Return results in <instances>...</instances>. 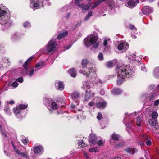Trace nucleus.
Wrapping results in <instances>:
<instances>
[{
    "label": "nucleus",
    "mask_w": 159,
    "mask_h": 159,
    "mask_svg": "<svg viewBox=\"0 0 159 159\" xmlns=\"http://www.w3.org/2000/svg\"><path fill=\"white\" fill-rule=\"evenodd\" d=\"M109 2H108L109 5L110 7H112L114 4V1L113 0H109Z\"/></svg>",
    "instance_id": "nucleus-45"
},
{
    "label": "nucleus",
    "mask_w": 159,
    "mask_h": 159,
    "mask_svg": "<svg viewBox=\"0 0 159 159\" xmlns=\"http://www.w3.org/2000/svg\"><path fill=\"white\" fill-rule=\"evenodd\" d=\"M94 93L92 92L89 91V92H86V94L85 96V100L87 101L92 97L93 96Z\"/></svg>",
    "instance_id": "nucleus-20"
},
{
    "label": "nucleus",
    "mask_w": 159,
    "mask_h": 159,
    "mask_svg": "<svg viewBox=\"0 0 159 159\" xmlns=\"http://www.w3.org/2000/svg\"><path fill=\"white\" fill-rule=\"evenodd\" d=\"M83 70H80L79 72L80 73H83V75L86 77L89 76L91 73H93L95 71L93 67V64L89 61L87 59H83L81 62Z\"/></svg>",
    "instance_id": "nucleus-3"
},
{
    "label": "nucleus",
    "mask_w": 159,
    "mask_h": 159,
    "mask_svg": "<svg viewBox=\"0 0 159 159\" xmlns=\"http://www.w3.org/2000/svg\"><path fill=\"white\" fill-rule=\"evenodd\" d=\"M52 101V99L49 98H45L44 100V103L49 110H51L50 105Z\"/></svg>",
    "instance_id": "nucleus-14"
},
{
    "label": "nucleus",
    "mask_w": 159,
    "mask_h": 159,
    "mask_svg": "<svg viewBox=\"0 0 159 159\" xmlns=\"http://www.w3.org/2000/svg\"><path fill=\"white\" fill-rule=\"evenodd\" d=\"M129 48L128 44L125 42H122L119 43L117 46V50L116 52L117 53L124 52Z\"/></svg>",
    "instance_id": "nucleus-5"
},
{
    "label": "nucleus",
    "mask_w": 159,
    "mask_h": 159,
    "mask_svg": "<svg viewBox=\"0 0 159 159\" xmlns=\"http://www.w3.org/2000/svg\"><path fill=\"white\" fill-rule=\"evenodd\" d=\"M155 131H153L155 133H156L157 134H159V127L158 126L157 127V130L156 128H155Z\"/></svg>",
    "instance_id": "nucleus-58"
},
{
    "label": "nucleus",
    "mask_w": 159,
    "mask_h": 159,
    "mask_svg": "<svg viewBox=\"0 0 159 159\" xmlns=\"http://www.w3.org/2000/svg\"><path fill=\"white\" fill-rule=\"evenodd\" d=\"M99 151V148L97 147L91 148L89 149V152H98Z\"/></svg>",
    "instance_id": "nucleus-34"
},
{
    "label": "nucleus",
    "mask_w": 159,
    "mask_h": 159,
    "mask_svg": "<svg viewBox=\"0 0 159 159\" xmlns=\"http://www.w3.org/2000/svg\"><path fill=\"white\" fill-rule=\"evenodd\" d=\"M77 6L80 8H82V11L83 12H85L86 11H88L90 7V3H88L87 5H85L84 4H77Z\"/></svg>",
    "instance_id": "nucleus-10"
},
{
    "label": "nucleus",
    "mask_w": 159,
    "mask_h": 159,
    "mask_svg": "<svg viewBox=\"0 0 159 159\" xmlns=\"http://www.w3.org/2000/svg\"><path fill=\"white\" fill-rule=\"evenodd\" d=\"M23 26L25 28L30 27V23L28 22H25L23 24Z\"/></svg>",
    "instance_id": "nucleus-42"
},
{
    "label": "nucleus",
    "mask_w": 159,
    "mask_h": 159,
    "mask_svg": "<svg viewBox=\"0 0 159 159\" xmlns=\"http://www.w3.org/2000/svg\"><path fill=\"white\" fill-rule=\"evenodd\" d=\"M128 58L129 59L132 60H135L136 59L135 55L134 54H133L132 55H130L129 56Z\"/></svg>",
    "instance_id": "nucleus-44"
},
{
    "label": "nucleus",
    "mask_w": 159,
    "mask_h": 159,
    "mask_svg": "<svg viewBox=\"0 0 159 159\" xmlns=\"http://www.w3.org/2000/svg\"><path fill=\"white\" fill-rule=\"evenodd\" d=\"M78 144L79 146H81L82 147H84L85 145V143L82 140L79 141Z\"/></svg>",
    "instance_id": "nucleus-41"
},
{
    "label": "nucleus",
    "mask_w": 159,
    "mask_h": 159,
    "mask_svg": "<svg viewBox=\"0 0 159 159\" xmlns=\"http://www.w3.org/2000/svg\"><path fill=\"white\" fill-rule=\"evenodd\" d=\"M34 70H35V69H32L30 71V73L28 75L30 77H31L32 75H33L34 72Z\"/></svg>",
    "instance_id": "nucleus-50"
},
{
    "label": "nucleus",
    "mask_w": 159,
    "mask_h": 159,
    "mask_svg": "<svg viewBox=\"0 0 159 159\" xmlns=\"http://www.w3.org/2000/svg\"><path fill=\"white\" fill-rule=\"evenodd\" d=\"M16 80L20 83L23 82V80L22 77H20L17 78L16 79Z\"/></svg>",
    "instance_id": "nucleus-54"
},
{
    "label": "nucleus",
    "mask_w": 159,
    "mask_h": 159,
    "mask_svg": "<svg viewBox=\"0 0 159 159\" xmlns=\"http://www.w3.org/2000/svg\"><path fill=\"white\" fill-rule=\"evenodd\" d=\"M58 107V106L57 103L54 102L52 101L50 105L51 110V109H57Z\"/></svg>",
    "instance_id": "nucleus-30"
},
{
    "label": "nucleus",
    "mask_w": 159,
    "mask_h": 159,
    "mask_svg": "<svg viewBox=\"0 0 159 159\" xmlns=\"http://www.w3.org/2000/svg\"><path fill=\"white\" fill-rule=\"evenodd\" d=\"M79 97V94L78 93L75 92L74 93L72 96V98L73 100H75L78 98Z\"/></svg>",
    "instance_id": "nucleus-35"
},
{
    "label": "nucleus",
    "mask_w": 159,
    "mask_h": 159,
    "mask_svg": "<svg viewBox=\"0 0 159 159\" xmlns=\"http://www.w3.org/2000/svg\"><path fill=\"white\" fill-rule=\"evenodd\" d=\"M13 147L16 153L20 157H25L26 159H29L28 152L25 150V148H24L25 150V151H24L21 149L20 150L19 149H17L14 145L13 146Z\"/></svg>",
    "instance_id": "nucleus-6"
},
{
    "label": "nucleus",
    "mask_w": 159,
    "mask_h": 159,
    "mask_svg": "<svg viewBox=\"0 0 159 159\" xmlns=\"http://www.w3.org/2000/svg\"><path fill=\"white\" fill-rule=\"evenodd\" d=\"M140 137L141 139L143 140H146L148 139V137L143 134H141L140 135Z\"/></svg>",
    "instance_id": "nucleus-43"
},
{
    "label": "nucleus",
    "mask_w": 159,
    "mask_h": 159,
    "mask_svg": "<svg viewBox=\"0 0 159 159\" xmlns=\"http://www.w3.org/2000/svg\"><path fill=\"white\" fill-rule=\"evenodd\" d=\"M98 37L95 35L90 34L86 37L84 40V43L87 47L91 45L94 48H98L99 45L98 41Z\"/></svg>",
    "instance_id": "nucleus-4"
},
{
    "label": "nucleus",
    "mask_w": 159,
    "mask_h": 159,
    "mask_svg": "<svg viewBox=\"0 0 159 159\" xmlns=\"http://www.w3.org/2000/svg\"><path fill=\"white\" fill-rule=\"evenodd\" d=\"M98 100L100 101L98 103H96V106L97 107L100 109L104 108L107 105V103L105 102H102V99L100 98H98Z\"/></svg>",
    "instance_id": "nucleus-12"
},
{
    "label": "nucleus",
    "mask_w": 159,
    "mask_h": 159,
    "mask_svg": "<svg viewBox=\"0 0 159 159\" xmlns=\"http://www.w3.org/2000/svg\"><path fill=\"white\" fill-rule=\"evenodd\" d=\"M115 65L113 61H110L106 63V66L108 67H111Z\"/></svg>",
    "instance_id": "nucleus-32"
},
{
    "label": "nucleus",
    "mask_w": 159,
    "mask_h": 159,
    "mask_svg": "<svg viewBox=\"0 0 159 159\" xmlns=\"http://www.w3.org/2000/svg\"><path fill=\"white\" fill-rule=\"evenodd\" d=\"M92 87V84L90 81H85L83 82L82 87L84 89H89Z\"/></svg>",
    "instance_id": "nucleus-15"
},
{
    "label": "nucleus",
    "mask_w": 159,
    "mask_h": 159,
    "mask_svg": "<svg viewBox=\"0 0 159 159\" xmlns=\"http://www.w3.org/2000/svg\"><path fill=\"white\" fill-rule=\"evenodd\" d=\"M116 68L117 74V84L119 85L122 83L124 79L131 76L134 73L133 69L127 65H118Z\"/></svg>",
    "instance_id": "nucleus-1"
},
{
    "label": "nucleus",
    "mask_w": 159,
    "mask_h": 159,
    "mask_svg": "<svg viewBox=\"0 0 159 159\" xmlns=\"http://www.w3.org/2000/svg\"><path fill=\"white\" fill-rule=\"evenodd\" d=\"M102 118V114L100 113H98V115L97 116V118L98 120H100Z\"/></svg>",
    "instance_id": "nucleus-53"
},
{
    "label": "nucleus",
    "mask_w": 159,
    "mask_h": 159,
    "mask_svg": "<svg viewBox=\"0 0 159 159\" xmlns=\"http://www.w3.org/2000/svg\"><path fill=\"white\" fill-rule=\"evenodd\" d=\"M110 142L112 141H117L119 139V136L117 134L113 133L110 137Z\"/></svg>",
    "instance_id": "nucleus-19"
},
{
    "label": "nucleus",
    "mask_w": 159,
    "mask_h": 159,
    "mask_svg": "<svg viewBox=\"0 0 159 159\" xmlns=\"http://www.w3.org/2000/svg\"><path fill=\"white\" fill-rule=\"evenodd\" d=\"M10 109L9 108L7 107L4 109V110L6 112V113H7L9 112Z\"/></svg>",
    "instance_id": "nucleus-59"
},
{
    "label": "nucleus",
    "mask_w": 159,
    "mask_h": 159,
    "mask_svg": "<svg viewBox=\"0 0 159 159\" xmlns=\"http://www.w3.org/2000/svg\"><path fill=\"white\" fill-rule=\"evenodd\" d=\"M18 85V84L17 81H15L13 82L11 86L14 88L16 87Z\"/></svg>",
    "instance_id": "nucleus-49"
},
{
    "label": "nucleus",
    "mask_w": 159,
    "mask_h": 159,
    "mask_svg": "<svg viewBox=\"0 0 159 159\" xmlns=\"http://www.w3.org/2000/svg\"><path fill=\"white\" fill-rule=\"evenodd\" d=\"M129 28L131 30H136V28L133 25H130L129 26Z\"/></svg>",
    "instance_id": "nucleus-55"
},
{
    "label": "nucleus",
    "mask_w": 159,
    "mask_h": 159,
    "mask_svg": "<svg viewBox=\"0 0 159 159\" xmlns=\"http://www.w3.org/2000/svg\"><path fill=\"white\" fill-rule=\"evenodd\" d=\"M21 109L18 107L14 108H13L14 112L16 115L18 114L21 112Z\"/></svg>",
    "instance_id": "nucleus-36"
},
{
    "label": "nucleus",
    "mask_w": 159,
    "mask_h": 159,
    "mask_svg": "<svg viewBox=\"0 0 159 159\" xmlns=\"http://www.w3.org/2000/svg\"><path fill=\"white\" fill-rule=\"evenodd\" d=\"M43 64L44 63L43 61H40L37 63L35 68V71H37L42 69L43 67Z\"/></svg>",
    "instance_id": "nucleus-21"
},
{
    "label": "nucleus",
    "mask_w": 159,
    "mask_h": 159,
    "mask_svg": "<svg viewBox=\"0 0 159 159\" xmlns=\"http://www.w3.org/2000/svg\"><path fill=\"white\" fill-rule=\"evenodd\" d=\"M1 129L2 128L1 127V126L0 125V130L1 131V133L3 136L6 137L7 136V134L6 132L4 130H2Z\"/></svg>",
    "instance_id": "nucleus-46"
},
{
    "label": "nucleus",
    "mask_w": 159,
    "mask_h": 159,
    "mask_svg": "<svg viewBox=\"0 0 159 159\" xmlns=\"http://www.w3.org/2000/svg\"><path fill=\"white\" fill-rule=\"evenodd\" d=\"M141 70H142L143 71H146V69H145V66H142L141 67Z\"/></svg>",
    "instance_id": "nucleus-64"
},
{
    "label": "nucleus",
    "mask_w": 159,
    "mask_h": 159,
    "mask_svg": "<svg viewBox=\"0 0 159 159\" xmlns=\"http://www.w3.org/2000/svg\"><path fill=\"white\" fill-rule=\"evenodd\" d=\"M33 58H34L33 57V56L29 58H28V59L25 62V63L23 65V66L25 70H28L27 64L30 62L31 61V60H32L33 59Z\"/></svg>",
    "instance_id": "nucleus-29"
},
{
    "label": "nucleus",
    "mask_w": 159,
    "mask_h": 159,
    "mask_svg": "<svg viewBox=\"0 0 159 159\" xmlns=\"http://www.w3.org/2000/svg\"><path fill=\"white\" fill-rule=\"evenodd\" d=\"M18 107L19 108L21 109H26L27 107V105L23 104H20Z\"/></svg>",
    "instance_id": "nucleus-40"
},
{
    "label": "nucleus",
    "mask_w": 159,
    "mask_h": 159,
    "mask_svg": "<svg viewBox=\"0 0 159 159\" xmlns=\"http://www.w3.org/2000/svg\"><path fill=\"white\" fill-rule=\"evenodd\" d=\"M69 73L71 76L73 77H75L76 76V71L74 68L70 69L69 71Z\"/></svg>",
    "instance_id": "nucleus-26"
},
{
    "label": "nucleus",
    "mask_w": 159,
    "mask_h": 159,
    "mask_svg": "<svg viewBox=\"0 0 159 159\" xmlns=\"http://www.w3.org/2000/svg\"><path fill=\"white\" fill-rule=\"evenodd\" d=\"M105 82L100 78L97 77L95 79L94 84L97 85L99 87H101L105 84Z\"/></svg>",
    "instance_id": "nucleus-13"
},
{
    "label": "nucleus",
    "mask_w": 159,
    "mask_h": 159,
    "mask_svg": "<svg viewBox=\"0 0 159 159\" xmlns=\"http://www.w3.org/2000/svg\"><path fill=\"white\" fill-rule=\"evenodd\" d=\"M57 86V89L60 90H63L64 88L63 84L61 82H58Z\"/></svg>",
    "instance_id": "nucleus-31"
},
{
    "label": "nucleus",
    "mask_w": 159,
    "mask_h": 159,
    "mask_svg": "<svg viewBox=\"0 0 159 159\" xmlns=\"http://www.w3.org/2000/svg\"><path fill=\"white\" fill-rule=\"evenodd\" d=\"M136 5V3L135 2L130 0L128 2L126 6L129 8H132L134 7Z\"/></svg>",
    "instance_id": "nucleus-18"
},
{
    "label": "nucleus",
    "mask_w": 159,
    "mask_h": 159,
    "mask_svg": "<svg viewBox=\"0 0 159 159\" xmlns=\"http://www.w3.org/2000/svg\"><path fill=\"white\" fill-rule=\"evenodd\" d=\"M148 122L151 126H154L155 128H156L157 130V129L158 125H157V123L156 120L150 119L149 120Z\"/></svg>",
    "instance_id": "nucleus-17"
},
{
    "label": "nucleus",
    "mask_w": 159,
    "mask_h": 159,
    "mask_svg": "<svg viewBox=\"0 0 159 159\" xmlns=\"http://www.w3.org/2000/svg\"><path fill=\"white\" fill-rule=\"evenodd\" d=\"M94 102H90L89 103V105L90 106V107H92L94 105Z\"/></svg>",
    "instance_id": "nucleus-62"
},
{
    "label": "nucleus",
    "mask_w": 159,
    "mask_h": 159,
    "mask_svg": "<svg viewBox=\"0 0 159 159\" xmlns=\"http://www.w3.org/2000/svg\"><path fill=\"white\" fill-rule=\"evenodd\" d=\"M18 34L17 33H15L12 36V39L13 40H14L15 39H16L17 37Z\"/></svg>",
    "instance_id": "nucleus-52"
},
{
    "label": "nucleus",
    "mask_w": 159,
    "mask_h": 159,
    "mask_svg": "<svg viewBox=\"0 0 159 159\" xmlns=\"http://www.w3.org/2000/svg\"><path fill=\"white\" fill-rule=\"evenodd\" d=\"M122 92V90L119 89H114L112 90V93L114 95L120 94Z\"/></svg>",
    "instance_id": "nucleus-27"
},
{
    "label": "nucleus",
    "mask_w": 159,
    "mask_h": 159,
    "mask_svg": "<svg viewBox=\"0 0 159 159\" xmlns=\"http://www.w3.org/2000/svg\"><path fill=\"white\" fill-rule=\"evenodd\" d=\"M143 117L142 116H139L136 119V124L138 126H141L142 123L143 122Z\"/></svg>",
    "instance_id": "nucleus-22"
},
{
    "label": "nucleus",
    "mask_w": 159,
    "mask_h": 159,
    "mask_svg": "<svg viewBox=\"0 0 159 159\" xmlns=\"http://www.w3.org/2000/svg\"><path fill=\"white\" fill-rule=\"evenodd\" d=\"M159 104V99L155 100L154 102V104L155 106L158 105Z\"/></svg>",
    "instance_id": "nucleus-57"
},
{
    "label": "nucleus",
    "mask_w": 159,
    "mask_h": 159,
    "mask_svg": "<svg viewBox=\"0 0 159 159\" xmlns=\"http://www.w3.org/2000/svg\"><path fill=\"white\" fill-rule=\"evenodd\" d=\"M153 75L157 78H159V66L156 67L154 70Z\"/></svg>",
    "instance_id": "nucleus-25"
},
{
    "label": "nucleus",
    "mask_w": 159,
    "mask_h": 159,
    "mask_svg": "<svg viewBox=\"0 0 159 159\" xmlns=\"http://www.w3.org/2000/svg\"><path fill=\"white\" fill-rule=\"evenodd\" d=\"M57 46V42L55 39H52L49 41L47 46V50L48 52L52 51Z\"/></svg>",
    "instance_id": "nucleus-7"
},
{
    "label": "nucleus",
    "mask_w": 159,
    "mask_h": 159,
    "mask_svg": "<svg viewBox=\"0 0 159 159\" xmlns=\"http://www.w3.org/2000/svg\"><path fill=\"white\" fill-rule=\"evenodd\" d=\"M98 57L100 60H102L103 59V54L101 53H99L98 56Z\"/></svg>",
    "instance_id": "nucleus-47"
},
{
    "label": "nucleus",
    "mask_w": 159,
    "mask_h": 159,
    "mask_svg": "<svg viewBox=\"0 0 159 159\" xmlns=\"http://www.w3.org/2000/svg\"><path fill=\"white\" fill-rule=\"evenodd\" d=\"M7 10L6 7L0 5V18L3 20L2 22V27L3 30L9 28L12 24L9 18L6 17Z\"/></svg>",
    "instance_id": "nucleus-2"
},
{
    "label": "nucleus",
    "mask_w": 159,
    "mask_h": 159,
    "mask_svg": "<svg viewBox=\"0 0 159 159\" xmlns=\"http://www.w3.org/2000/svg\"><path fill=\"white\" fill-rule=\"evenodd\" d=\"M146 143L147 145H150L151 144V141L148 140L146 141Z\"/></svg>",
    "instance_id": "nucleus-60"
},
{
    "label": "nucleus",
    "mask_w": 159,
    "mask_h": 159,
    "mask_svg": "<svg viewBox=\"0 0 159 159\" xmlns=\"http://www.w3.org/2000/svg\"><path fill=\"white\" fill-rule=\"evenodd\" d=\"M111 49L109 45L105 47L104 48V51L107 52L109 51Z\"/></svg>",
    "instance_id": "nucleus-48"
},
{
    "label": "nucleus",
    "mask_w": 159,
    "mask_h": 159,
    "mask_svg": "<svg viewBox=\"0 0 159 159\" xmlns=\"http://www.w3.org/2000/svg\"><path fill=\"white\" fill-rule=\"evenodd\" d=\"M22 141L24 145H25L27 143V141L25 139H22Z\"/></svg>",
    "instance_id": "nucleus-61"
},
{
    "label": "nucleus",
    "mask_w": 159,
    "mask_h": 159,
    "mask_svg": "<svg viewBox=\"0 0 159 159\" xmlns=\"http://www.w3.org/2000/svg\"><path fill=\"white\" fill-rule=\"evenodd\" d=\"M103 2L102 0H98L97 2H96L95 3H96V4L98 6L102 2Z\"/></svg>",
    "instance_id": "nucleus-56"
},
{
    "label": "nucleus",
    "mask_w": 159,
    "mask_h": 159,
    "mask_svg": "<svg viewBox=\"0 0 159 159\" xmlns=\"http://www.w3.org/2000/svg\"><path fill=\"white\" fill-rule=\"evenodd\" d=\"M138 143L139 144H140L141 146L143 145L144 144V142H143V141H141L138 142Z\"/></svg>",
    "instance_id": "nucleus-63"
},
{
    "label": "nucleus",
    "mask_w": 159,
    "mask_h": 159,
    "mask_svg": "<svg viewBox=\"0 0 159 159\" xmlns=\"http://www.w3.org/2000/svg\"><path fill=\"white\" fill-rule=\"evenodd\" d=\"M105 141L102 140H98L97 142V145L99 147H101L104 145Z\"/></svg>",
    "instance_id": "nucleus-38"
},
{
    "label": "nucleus",
    "mask_w": 159,
    "mask_h": 159,
    "mask_svg": "<svg viewBox=\"0 0 159 159\" xmlns=\"http://www.w3.org/2000/svg\"><path fill=\"white\" fill-rule=\"evenodd\" d=\"M97 139V137L95 134H92L90 135L89 141L91 144H95L97 143L96 142Z\"/></svg>",
    "instance_id": "nucleus-11"
},
{
    "label": "nucleus",
    "mask_w": 159,
    "mask_h": 159,
    "mask_svg": "<svg viewBox=\"0 0 159 159\" xmlns=\"http://www.w3.org/2000/svg\"><path fill=\"white\" fill-rule=\"evenodd\" d=\"M68 33L67 31H65L63 33H62L59 34L57 36V39H60L61 38H63L65 36L67 35Z\"/></svg>",
    "instance_id": "nucleus-28"
},
{
    "label": "nucleus",
    "mask_w": 159,
    "mask_h": 159,
    "mask_svg": "<svg viewBox=\"0 0 159 159\" xmlns=\"http://www.w3.org/2000/svg\"><path fill=\"white\" fill-rule=\"evenodd\" d=\"M30 7L32 8L37 9L42 6L43 0H30Z\"/></svg>",
    "instance_id": "nucleus-8"
},
{
    "label": "nucleus",
    "mask_w": 159,
    "mask_h": 159,
    "mask_svg": "<svg viewBox=\"0 0 159 159\" xmlns=\"http://www.w3.org/2000/svg\"><path fill=\"white\" fill-rule=\"evenodd\" d=\"M124 144V143L122 141H121L119 143H118L116 144V146L117 147H120L122 146Z\"/></svg>",
    "instance_id": "nucleus-51"
},
{
    "label": "nucleus",
    "mask_w": 159,
    "mask_h": 159,
    "mask_svg": "<svg viewBox=\"0 0 159 159\" xmlns=\"http://www.w3.org/2000/svg\"><path fill=\"white\" fill-rule=\"evenodd\" d=\"M1 62L2 65H3V66L7 67L9 65L8 64L9 62V60L6 57H4L2 59Z\"/></svg>",
    "instance_id": "nucleus-23"
},
{
    "label": "nucleus",
    "mask_w": 159,
    "mask_h": 159,
    "mask_svg": "<svg viewBox=\"0 0 159 159\" xmlns=\"http://www.w3.org/2000/svg\"><path fill=\"white\" fill-rule=\"evenodd\" d=\"M153 10L148 6H145L142 9L143 14L145 15H148L153 11Z\"/></svg>",
    "instance_id": "nucleus-9"
},
{
    "label": "nucleus",
    "mask_w": 159,
    "mask_h": 159,
    "mask_svg": "<svg viewBox=\"0 0 159 159\" xmlns=\"http://www.w3.org/2000/svg\"><path fill=\"white\" fill-rule=\"evenodd\" d=\"M34 151L35 153H38L43 151V148L41 146H39L35 147L34 149Z\"/></svg>",
    "instance_id": "nucleus-24"
},
{
    "label": "nucleus",
    "mask_w": 159,
    "mask_h": 159,
    "mask_svg": "<svg viewBox=\"0 0 159 159\" xmlns=\"http://www.w3.org/2000/svg\"><path fill=\"white\" fill-rule=\"evenodd\" d=\"M151 116L153 119H156L158 117V114L157 112H153L151 113Z\"/></svg>",
    "instance_id": "nucleus-39"
},
{
    "label": "nucleus",
    "mask_w": 159,
    "mask_h": 159,
    "mask_svg": "<svg viewBox=\"0 0 159 159\" xmlns=\"http://www.w3.org/2000/svg\"><path fill=\"white\" fill-rule=\"evenodd\" d=\"M110 39V38L106 39L105 38L103 42V45L104 46L106 47L108 46L109 45L108 43H109Z\"/></svg>",
    "instance_id": "nucleus-33"
},
{
    "label": "nucleus",
    "mask_w": 159,
    "mask_h": 159,
    "mask_svg": "<svg viewBox=\"0 0 159 159\" xmlns=\"http://www.w3.org/2000/svg\"><path fill=\"white\" fill-rule=\"evenodd\" d=\"M125 150L128 153L132 155L137 152L138 151L136 148H127Z\"/></svg>",
    "instance_id": "nucleus-16"
},
{
    "label": "nucleus",
    "mask_w": 159,
    "mask_h": 159,
    "mask_svg": "<svg viewBox=\"0 0 159 159\" xmlns=\"http://www.w3.org/2000/svg\"><path fill=\"white\" fill-rule=\"evenodd\" d=\"M93 15V12L92 11H90L89 12L88 14L86 15V16L84 18V20L85 21H87L88 19L89 18V17H91Z\"/></svg>",
    "instance_id": "nucleus-37"
}]
</instances>
